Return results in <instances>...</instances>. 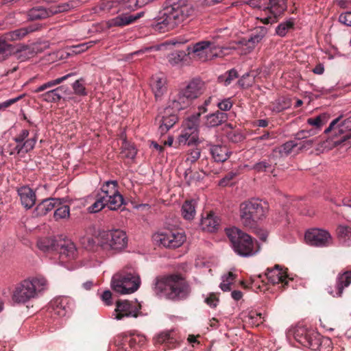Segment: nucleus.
<instances>
[{"instance_id": "6ab92c4d", "label": "nucleus", "mask_w": 351, "mask_h": 351, "mask_svg": "<svg viewBox=\"0 0 351 351\" xmlns=\"http://www.w3.org/2000/svg\"><path fill=\"white\" fill-rule=\"evenodd\" d=\"M264 276H266L268 282L272 285L281 284L283 289H285L290 280L288 278L287 271L279 265H276L272 268L268 267Z\"/></svg>"}, {"instance_id": "de8ad7c7", "label": "nucleus", "mask_w": 351, "mask_h": 351, "mask_svg": "<svg viewBox=\"0 0 351 351\" xmlns=\"http://www.w3.org/2000/svg\"><path fill=\"white\" fill-rule=\"evenodd\" d=\"M216 105L220 110L219 111H228L232 108L233 102L232 101L231 98H226L221 101H217Z\"/></svg>"}, {"instance_id": "864d4df0", "label": "nucleus", "mask_w": 351, "mask_h": 351, "mask_svg": "<svg viewBox=\"0 0 351 351\" xmlns=\"http://www.w3.org/2000/svg\"><path fill=\"white\" fill-rule=\"evenodd\" d=\"M227 137L233 143H238L243 139V136L237 130H231L228 132Z\"/></svg>"}, {"instance_id": "dca6fc26", "label": "nucleus", "mask_w": 351, "mask_h": 351, "mask_svg": "<svg viewBox=\"0 0 351 351\" xmlns=\"http://www.w3.org/2000/svg\"><path fill=\"white\" fill-rule=\"evenodd\" d=\"M171 106V98L169 105L162 109L156 118V122L158 124V131L161 134H164L172 128L178 121V117L174 108Z\"/></svg>"}, {"instance_id": "09e8293b", "label": "nucleus", "mask_w": 351, "mask_h": 351, "mask_svg": "<svg viewBox=\"0 0 351 351\" xmlns=\"http://www.w3.org/2000/svg\"><path fill=\"white\" fill-rule=\"evenodd\" d=\"M246 318L248 319L250 324L256 326H258L263 322L261 314L254 311L250 312L248 315V317Z\"/></svg>"}, {"instance_id": "2eb2a0df", "label": "nucleus", "mask_w": 351, "mask_h": 351, "mask_svg": "<svg viewBox=\"0 0 351 351\" xmlns=\"http://www.w3.org/2000/svg\"><path fill=\"white\" fill-rule=\"evenodd\" d=\"M341 118V117H339L334 119L324 132L326 134H328L333 131L335 136H341L339 140L334 142L336 145L343 143L351 138V117L339 123Z\"/></svg>"}, {"instance_id": "bf43d9fd", "label": "nucleus", "mask_w": 351, "mask_h": 351, "mask_svg": "<svg viewBox=\"0 0 351 351\" xmlns=\"http://www.w3.org/2000/svg\"><path fill=\"white\" fill-rule=\"evenodd\" d=\"M311 136V130H303L299 131L295 134V140L294 141H304L307 139L309 136Z\"/></svg>"}, {"instance_id": "e2e57ef3", "label": "nucleus", "mask_w": 351, "mask_h": 351, "mask_svg": "<svg viewBox=\"0 0 351 351\" xmlns=\"http://www.w3.org/2000/svg\"><path fill=\"white\" fill-rule=\"evenodd\" d=\"M298 148V142L289 141L283 145V149L286 154H289L293 149Z\"/></svg>"}, {"instance_id": "49530a36", "label": "nucleus", "mask_w": 351, "mask_h": 351, "mask_svg": "<svg viewBox=\"0 0 351 351\" xmlns=\"http://www.w3.org/2000/svg\"><path fill=\"white\" fill-rule=\"evenodd\" d=\"M82 244L84 247L88 250H95L97 247H99L97 245V238L94 239L93 237H87L83 239Z\"/></svg>"}, {"instance_id": "7c9ffc66", "label": "nucleus", "mask_w": 351, "mask_h": 351, "mask_svg": "<svg viewBox=\"0 0 351 351\" xmlns=\"http://www.w3.org/2000/svg\"><path fill=\"white\" fill-rule=\"evenodd\" d=\"M227 119V113L217 110L206 116V124L208 127H215L226 122Z\"/></svg>"}, {"instance_id": "c756f323", "label": "nucleus", "mask_w": 351, "mask_h": 351, "mask_svg": "<svg viewBox=\"0 0 351 351\" xmlns=\"http://www.w3.org/2000/svg\"><path fill=\"white\" fill-rule=\"evenodd\" d=\"M337 237L344 246H351V226L339 225L337 228Z\"/></svg>"}, {"instance_id": "a18cd8bd", "label": "nucleus", "mask_w": 351, "mask_h": 351, "mask_svg": "<svg viewBox=\"0 0 351 351\" xmlns=\"http://www.w3.org/2000/svg\"><path fill=\"white\" fill-rule=\"evenodd\" d=\"M318 141L317 138H313L311 139H306L300 142H298V150L303 151L311 149L313 145Z\"/></svg>"}, {"instance_id": "0eeeda50", "label": "nucleus", "mask_w": 351, "mask_h": 351, "mask_svg": "<svg viewBox=\"0 0 351 351\" xmlns=\"http://www.w3.org/2000/svg\"><path fill=\"white\" fill-rule=\"evenodd\" d=\"M293 337L296 341L313 350L330 351L332 349L330 338L323 337L317 332L302 326L294 329Z\"/></svg>"}, {"instance_id": "c03bdc74", "label": "nucleus", "mask_w": 351, "mask_h": 351, "mask_svg": "<svg viewBox=\"0 0 351 351\" xmlns=\"http://www.w3.org/2000/svg\"><path fill=\"white\" fill-rule=\"evenodd\" d=\"M83 80L82 79L76 80L73 84V89L74 91V93L75 95H80V96H85L87 95V92L86 90V88L84 85L82 83Z\"/></svg>"}, {"instance_id": "412c9836", "label": "nucleus", "mask_w": 351, "mask_h": 351, "mask_svg": "<svg viewBox=\"0 0 351 351\" xmlns=\"http://www.w3.org/2000/svg\"><path fill=\"white\" fill-rule=\"evenodd\" d=\"M50 313L51 316L62 317L66 316L71 311L69 300L66 297L56 298L50 304Z\"/></svg>"}, {"instance_id": "8fccbe9b", "label": "nucleus", "mask_w": 351, "mask_h": 351, "mask_svg": "<svg viewBox=\"0 0 351 351\" xmlns=\"http://www.w3.org/2000/svg\"><path fill=\"white\" fill-rule=\"evenodd\" d=\"M325 116L319 115L314 118H309L307 120V123L317 128H321L325 123Z\"/></svg>"}, {"instance_id": "f257e3e1", "label": "nucleus", "mask_w": 351, "mask_h": 351, "mask_svg": "<svg viewBox=\"0 0 351 351\" xmlns=\"http://www.w3.org/2000/svg\"><path fill=\"white\" fill-rule=\"evenodd\" d=\"M266 34L267 29L263 27H260L259 33L252 34L248 39H241L237 43L238 47H232L229 49H236L240 47H245L244 53H250L261 42ZM228 49V47L220 46L213 40H202L187 47L188 54L192 55L193 58L203 62L212 59L214 57L222 56L223 50Z\"/></svg>"}, {"instance_id": "9b49d317", "label": "nucleus", "mask_w": 351, "mask_h": 351, "mask_svg": "<svg viewBox=\"0 0 351 351\" xmlns=\"http://www.w3.org/2000/svg\"><path fill=\"white\" fill-rule=\"evenodd\" d=\"M97 240L101 250L111 253L121 251L128 243L125 232L119 229L100 232Z\"/></svg>"}, {"instance_id": "5fc2aeb1", "label": "nucleus", "mask_w": 351, "mask_h": 351, "mask_svg": "<svg viewBox=\"0 0 351 351\" xmlns=\"http://www.w3.org/2000/svg\"><path fill=\"white\" fill-rule=\"evenodd\" d=\"M136 0H123L121 1L120 6L124 10H134L139 8L138 4L136 2Z\"/></svg>"}, {"instance_id": "0e129e2a", "label": "nucleus", "mask_w": 351, "mask_h": 351, "mask_svg": "<svg viewBox=\"0 0 351 351\" xmlns=\"http://www.w3.org/2000/svg\"><path fill=\"white\" fill-rule=\"evenodd\" d=\"M237 77H238V74H237V71L235 69H231V70L228 71V76L226 77L225 81H224V84L226 86L230 84L232 81Z\"/></svg>"}, {"instance_id": "f03ea898", "label": "nucleus", "mask_w": 351, "mask_h": 351, "mask_svg": "<svg viewBox=\"0 0 351 351\" xmlns=\"http://www.w3.org/2000/svg\"><path fill=\"white\" fill-rule=\"evenodd\" d=\"M152 288L156 295L161 294L172 300L186 299L190 293L189 284L180 274L158 276Z\"/></svg>"}, {"instance_id": "a211bd4d", "label": "nucleus", "mask_w": 351, "mask_h": 351, "mask_svg": "<svg viewBox=\"0 0 351 351\" xmlns=\"http://www.w3.org/2000/svg\"><path fill=\"white\" fill-rule=\"evenodd\" d=\"M141 309L140 304L132 303L128 300H118L115 308V318L121 319L125 317H137L141 314Z\"/></svg>"}, {"instance_id": "7ed1b4c3", "label": "nucleus", "mask_w": 351, "mask_h": 351, "mask_svg": "<svg viewBox=\"0 0 351 351\" xmlns=\"http://www.w3.org/2000/svg\"><path fill=\"white\" fill-rule=\"evenodd\" d=\"M124 203L123 195L119 191L118 182L116 180L104 182L95 195V202L88 207L91 213H96L105 207L111 210H118Z\"/></svg>"}, {"instance_id": "2f4dec72", "label": "nucleus", "mask_w": 351, "mask_h": 351, "mask_svg": "<svg viewBox=\"0 0 351 351\" xmlns=\"http://www.w3.org/2000/svg\"><path fill=\"white\" fill-rule=\"evenodd\" d=\"M59 241L51 238L40 239L37 243L38 248L45 252H56L58 250Z\"/></svg>"}, {"instance_id": "3c124183", "label": "nucleus", "mask_w": 351, "mask_h": 351, "mask_svg": "<svg viewBox=\"0 0 351 351\" xmlns=\"http://www.w3.org/2000/svg\"><path fill=\"white\" fill-rule=\"evenodd\" d=\"M250 74L249 73H245L242 77L239 80L238 83L242 88H248L254 83V77L250 79Z\"/></svg>"}, {"instance_id": "774afa93", "label": "nucleus", "mask_w": 351, "mask_h": 351, "mask_svg": "<svg viewBox=\"0 0 351 351\" xmlns=\"http://www.w3.org/2000/svg\"><path fill=\"white\" fill-rule=\"evenodd\" d=\"M206 302L212 308H215L217 305L218 299L213 293L210 294L206 299Z\"/></svg>"}, {"instance_id": "20e7f679", "label": "nucleus", "mask_w": 351, "mask_h": 351, "mask_svg": "<svg viewBox=\"0 0 351 351\" xmlns=\"http://www.w3.org/2000/svg\"><path fill=\"white\" fill-rule=\"evenodd\" d=\"M195 10L192 5L173 3L164 10L163 16L154 25L155 30L165 32L173 29L188 17L193 15Z\"/></svg>"}, {"instance_id": "cd10ccee", "label": "nucleus", "mask_w": 351, "mask_h": 351, "mask_svg": "<svg viewBox=\"0 0 351 351\" xmlns=\"http://www.w3.org/2000/svg\"><path fill=\"white\" fill-rule=\"evenodd\" d=\"M61 204L60 199L56 198H48L44 199L38 204L36 208L35 212L36 216H43L47 215L54 208Z\"/></svg>"}, {"instance_id": "58836bf2", "label": "nucleus", "mask_w": 351, "mask_h": 351, "mask_svg": "<svg viewBox=\"0 0 351 351\" xmlns=\"http://www.w3.org/2000/svg\"><path fill=\"white\" fill-rule=\"evenodd\" d=\"M60 90H56V88L48 90L40 95L39 98L48 103H57L61 100V97L58 93Z\"/></svg>"}, {"instance_id": "423d86ee", "label": "nucleus", "mask_w": 351, "mask_h": 351, "mask_svg": "<svg viewBox=\"0 0 351 351\" xmlns=\"http://www.w3.org/2000/svg\"><path fill=\"white\" fill-rule=\"evenodd\" d=\"M47 280L41 276L24 280L15 287L12 300L14 302L24 304L47 289Z\"/></svg>"}, {"instance_id": "4be33fe9", "label": "nucleus", "mask_w": 351, "mask_h": 351, "mask_svg": "<svg viewBox=\"0 0 351 351\" xmlns=\"http://www.w3.org/2000/svg\"><path fill=\"white\" fill-rule=\"evenodd\" d=\"M150 87L156 99H160L167 90L166 77L162 74L153 75L150 80Z\"/></svg>"}, {"instance_id": "6e6d98bb", "label": "nucleus", "mask_w": 351, "mask_h": 351, "mask_svg": "<svg viewBox=\"0 0 351 351\" xmlns=\"http://www.w3.org/2000/svg\"><path fill=\"white\" fill-rule=\"evenodd\" d=\"M36 141H37L36 136H34L32 138L26 139L23 143V146L25 147V153H27L29 151L32 150L35 146Z\"/></svg>"}, {"instance_id": "a878e982", "label": "nucleus", "mask_w": 351, "mask_h": 351, "mask_svg": "<svg viewBox=\"0 0 351 351\" xmlns=\"http://www.w3.org/2000/svg\"><path fill=\"white\" fill-rule=\"evenodd\" d=\"M124 346H128L130 351H138L142 348L146 343V337L141 334H131L126 336L124 339Z\"/></svg>"}, {"instance_id": "69168bd1", "label": "nucleus", "mask_w": 351, "mask_h": 351, "mask_svg": "<svg viewBox=\"0 0 351 351\" xmlns=\"http://www.w3.org/2000/svg\"><path fill=\"white\" fill-rule=\"evenodd\" d=\"M213 97L212 96L209 97L208 98H207L204 102V104L202 105V106H199L198 107V112H197V114H199V116L202 114V113H204L206 112H207L208 109H207V106H209L212 101H213Z\"/></svg>"}, {"instance_id": "ea45409f", "label": "nucleus", "mask_w": 351, "mask_h": 351, "mask_svg": "<svg viewBox=\"0 0 351 351\" xmlns=\"http://www.w3.org/2000/svg\"><path fill=\"white\" fill-rule=\"evenodd\" d=\"M156 343L158 344H165L169 348L175 347L176 340L171 336V332H165L159 334L156 338Z\"/></svg>"}, {"instance_id": "f704fd0d", "label": "nucleus", "mask_w": 351, "mask_h": 351, "mask_svg": "<svg viewBox=\"0 0 351 351\" xmlns=\"http://www.w3.org/2000/svg\"><path fill=\"white\" fill-rule=\"evenodd\" d=\"M195 201L186 200L182 206V215L185 219L191 220L195 215Z\"/></svg>"}, {"instance_id": "c9c22d12", "label": "nucleus", "mask_w": 351, "mask_h": 351, "mask_svg": "<svg viewBox=\"0 0 351 351\" xmlns=\"http://www.w3.org/2000/svg\"><path fill=\"white\" fill-rule=\"evenodd\" d=\"M71 75H73V73H69V74L64 75L61 77H58L56 80H50V81L42 84L41 86H38V88H36L34 90H33V92L35 93H38L40 92L45 91L47 89H49V90L53 89L52 88L53 87L62 83L63 82H64L66 80H67Z\"/></svg>"}, {"instance_id": "680f3d73", "label": "nucleus", "mask_w": 351, "mask_h": 351, "mask_svg": "<svg viewBox=\"0 0 351 351\" xmlns=\"http://www.w3.org/2000/svg\"><path fill=\"white\" fill-rule=\"evenodd\" d=\"M29 134V132L28 130H23L20 134L14 138V141L16 143H22L26 140Z\"/></svg>"}, {"instance_id": "4c0bfd02", "label": "nucleus", "mask_w": 351, "mask_h": 351, "mask_svg": "<svg viewBox=\"0 0 351 351\" xmlns=\"http://www.w3.org/2000/svg\"><path fill=\"white\" fill-rule=\"evenodd\" d=\"M197 140V134H193L191 132H189L188 130H186L183 129L182 131V133L178 136V141L179 145H191L194 143H195Z\"/></svg>"}, {"instance_id": "b1692460", "label": "nucleus", "mask_w": 351, "mask_h": 351, "mask_svg": "<svg viewBox=\"0 0 351 351\" xmlns=\"http://www.w3.org/2000/svg\"><path fill=\"white\" fill-rule=\"evenodd\" d=\"M21 204L26 208H31L36 202V195L32 189L27 186H23L17 189Z\"/></svg>"}, {"instance_id": "393cba45", "label": "nucleus", "mask_w": 351, "mask_h": 351, "mask_svg": "<svg viewBox=\"0 0 351 351\" xmlns=\"http://www.w3.org/2000/svg\"><path fill=\"white\" fill-rule=\"evenodd\" d=\"M351 283V271H346L337 275L336 282V291H329L330 294L333 297H341L343 293V289L348 287Z\"/></svg>"}, {"instance_id": "a19ab883", "label": "nucleus", "mask_w": 351, "mask_h": 351, "mask_svg": "<svg viewBox=\"0 0 351 351\" xmlns=\"http://www.w3.org/2000/svg\"><path fill=\"white\" fill-rule=\"evenodd\" d=\"M295 23L292 19L280 23L276 28V34L280 37H285L291 29H294Z\"/></svg>"}, {"instance_id": "f3484780", "label": "nucleus", "mask_w": 351, "mask_h": 351, "mask_svg": "<svg viewBox=\"0 0 351 351\" xmlns=\"http://www.w3.org/2000/svg\"><path fill=\"white\" fill-rule=\"evenodd\" d=\"M305 240L309 245L317 247H328L332 243L330 234L318 228L308 230L305 234Z\"/></svg>"}, {"instance_id": "bb28decb", "label": "nucleus", "mask_w": 351, "mask_h": 351, "mask_svg": "<svg viewBox=\"0 0 351 351\" xmlns=\"http://www.w3.org/2000/svg\"><path fill=\"white\" fill-rule=\"evenodd\" d=\"M143 14V12L136 14V15L123 14L110 19L108 24L110 27L125 26L135 22L137 19H140Z\"/></svg>"}, {"instance_id": "1a4fd4ad", "label": "nucleus", "mask_w": 351, "mask_h": 351, "mask_svg": "<svg viewBox=\"0 0 351 351\" xmlns=\"http://www.w3.org/2000/svg\"><path fill=\"white\" fill-rule=\"evenodd\" d=\"M268 204L259 199H252L242 203L240 206L241 221L248 228H255L257 222L266 217Z\"/></svg>"}, {"instance_id": "f8f14e48", "label": "nucleus", "mask_w": 351, "mask_h": 351, "mask_svg": "<svg viewBox=\"0 0 351 351\" xmlns=\"http://www.w3.org/2000/svg\"><path fill=\"white\" fill-rule=\"evenodd\" d=\"M38 28L32 25L22 27L7 32L0 36V61L5 60L8 56L14 52V47L9 42L23 39L29 33L36 31Z\"/></svg>"}, {"instance_id": "aec40b11", "label": "nucleus", "mask_w": 351, "mask_h": 351, "mask_svg": "<svg viewBox=\"0 0 351 351\" xmlns=\"http://www.w3.org/2000/svg\"><path fill=\"white\" fill-rule=\"evenodd\" d=\"M56 252L59 254L60 261L62 263L73 260L77 257L75 246L71 242L60 241L58 250Z\"/></svg>"}, {"instance_id": "c85d7f7f", "label": "nucleus", "mask_w": 351, "mask_h": 351, "mask_svg": "<svg viewBox=\"0 0 351 351\" xmlns=\"http://www.w3.org/2000/svg\"><path fill=\"white\" fill-rule=\"evenodd\" d=\"M210 152L213 159L217 162H223L230 156L228 149L224 145H212Z\"/></svg>"}, {"instance_id": "39448f33", "label": "nucleus", "mask_w": 351, "mask_h": 351, "mask_svg": "<svg viewBox=\"0 0 351 351\" xmlns=\"http://www.w3.org/2000/svg\"><path fill=\"white\" fill-rule=\"evenodd\" d=\"M205 90V83L199 78H194L187 86L171 95V106L176 110L189 107L192 101L199 97Z\"/></svg>"}, {"instance_id": "13d9d810", "label": "nucleus", "mask_w": 351, "mask_h": 351, "mask_svg": "<svg viewBox=\"0 0 351 351\" xmlns=\"http://www.w3.org/2000/svg\"><path fill=\"white\" fill-rule=\"evenodd\" d=\"M340 23L351 27V12L341 13L339 16Z\"/></svg>"}, {"instance_id": "37998d69", "label": "nucleus", "mask_w": 351, "mask_h": 351, "mask_svg": "<svg viewBox=\"0 0 351 351\" xmlns=\"http://www.w3.org/2000/svg\"><path fill=\"white\" fill-rule=\"evenodd\" d=\"M56 210L54 212V218L56 220H58L60 219H66L68 218L70 215V208L67 205H62L56 207Z\"/></svg>"}, {"instance_id": "5701e85b", "label": "nucleus", "mask_w": 351, "mask_h": 351, "mask_svg": "<svg viewBox=\"0 0 351 351\" xmlns=\"http://www.w3.org/2000/svg\"><path fill=\"white\" fill-rule=\"evenodd\" d=\"M200 226L203 231L214 232L220 226V219L213 212H209L206 217H202Z\"/></svg>"}, {"instance_id": "6e6552de", "label": "nucleus", "mask_w": 351, "mask_h": 351, "mask_svg": "<svg viewBox=\"0 0 351 351\" xmlns=\"http://www.w3.org/2000/svg\"><path fill=\"white\" fill-rule=\"evenodd\" d=\"M141 283L140 276L136 270L133 267H126L113 276L111 287L118 293L130 294L137 291Z\"/></svg>"}, {"instance_id": "4468645a", "label": "nucleus", "mask_w": 351, "mask_h": 351, "mask_svg": "<svg viewBox=\"0 0 351 351\" xmlns=\"http://www.w3.org/2000/svg\"><path fill=\"white\" fill-rule=\"evenodd\" d=\"M154 239L164 247L176 248L182 245L186 239L184 234L178 230H164L154 236Z\"/></svg>"}, {"instance_id": "ddd939ff", "label": "nucleus", "mask_w": 351, "mask_h": 351, "mask_svg": "<svg viewBox=\"0 0 351 351\" xmlns=\"http://www.w3.org/2000/svg\"><path fill=\"white\" fill-rule=\"evenodd\" d=\"M266 1L267 6L263 9V13L257 19L265 25L277 23L287 8V0Z\"/></svg>"}, {"instance_id": "79ce46f5", "label": "nucleus", "mask_w": 351, "mask_h": 351, "mask_svg": "<svg viewBox=\"0 0 351 351\" xmlns=\"http://www.w3.org/2000/svg\"><path fill=\"white\" fill-rule=\"evenodd\" d=\"M186 56L183 51H176L168 56V61L171 65H176L181 62Z\"/></svg>"}, {"instance_id": "e433bc0d", "label": "nucleus", "mask_w": 351, "mask_h": 351, "mask_svg": "<svg viewBox=\"0 0 351 351\" xmlns=\"http://www.w3.org/2000/svg\"><path fill=\"white\" fill-rule=\"evenodd\" d=\"M199 117V114L196 113L186 119L184 123V129L190 132H191L193 134H197Z\"/></svg>"}, {"instance_id": "473e14b6", "label": "nucleus", "mask_w": 351, "mask_h": 351, "mask_svg": "<svg viewBox=\"0 0 351 351\" xmlns=\"http://www.w3.org/2000/svg\"><path fill=\"white\" fill-rule=\"evenodd\" d=\"M27 16L32 21L41 20L51 16L49 9H45L42 6L33 8L29 10Z\"/></svg>"}, {"instance_id": "4d7b16f0", "label": "nucleus", "mask_w": 351, "mask_h": 351, "mask_svg": "<svg viewBox=\"0 0 351 351\" xmlns=\"http://www.w3.org/2000/svg\"><path fill=\"white\" fill-rule=\"evenodd\" d=\"M122 154L124 157L128 158H134L136 156V151L132 145H125Z\"/></svg>"}, {"instance_id": "603ef678", "label": "nucleus", "mask_w": 351, "mask_h": 351, "mask_svg": "<svg viewBox=\"0 0 351 351\" xmlns=\"http://www.w3.org/2000/svg\"><path fill=\"white\" fill-rule=\"evenodd\" d=\"M70 5L69 3H62L57 6L51 7L49 8V12H51V16L68 11L70 9Z\"/></svg>"}, {"instance_id": "9d476101", "label": "nucleus", "mask_w": 351, "mask_h": 351, "mask_svg": "<svg viewBox=\"0 0 351 351\" xmlns=\"http://www.w3.org/2000/svg\"><path fill=\"white\" fill-rule=\"evenodd\" d=\"M226 232L236 253L242 256L255 254V246L257 243L249 234L235 227L227 228Z\"/></svg>"}, {"instance_id": "052dcab7", "label": "nucleus", "mask_w": 351, "mask_h": 351, "mask_svg": "<svg viewBox=\"0 0 351 351\" xmlns=\"http://www.w3.org/2000/svg\"><path fill=\"white\" fill-rule=\"evenodd\" d=\"M200 157V150L199 149H192L188 154L186 160L191 162H195Z\"/></svg>"}, {"instance_id": "338daca9", "label": "nucleus", "mask_w": 351, "mask_h": 351, "mask_svg": "<svg viewBox=\"0 0 351 351\" xmlns=\"http://www.w3.org/2000/svg\"><path fill=\"white\" fill-rule=\"evenodd\" d=\"M236 175L235 173L232 171L228 173L226 176L220 180L219 185L222 186H226L230 180L235 178Z\"/></svg>"}, {"instance_id": "72a5a7b5", "label": "nucleus", "mask_w": 351, "mask_h": 351, "mask_svg": "<svg viewBox=\"0 0 351 351\" xmlns=\"http://www.w3.org/2000/svg\"><path fill=\"white\" fill-rule=\"evenodd\" d=\"M276 163L274 162V158L269 156L267 158H264L262 160L256 162L254 167L253 169L258 172H267L271 170L274 167V165Z\"/></svg>"}]
</instances>
